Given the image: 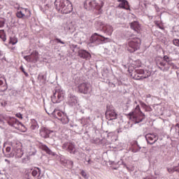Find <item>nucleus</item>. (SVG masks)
<instances>
[{"label":"nucleus","mask_w":179,"mask_h":179,"mask_svg":"<svg viewBox=\"0 0 179 179\" xmlns=\"http://www.w3.org/2000/svg\"><path fill=\"white\" fill-rule=\"evenodd\" d=\"M102 30L105 34H107V36H111L113 31H114V28L110 24H106L102 27Z\"/></svg>","instance_id":"obj_21"},{"label":"nucleus","mask_w":179,"mask_h":179,"mask_svg":"<svg viewBox=\"0 0 179 179\" xmlns=\"http://www.w3.org/2000/svg\"><path fill=\"white\" fill-rule=\"evenodd\" d=\"M61 163L64 167H67V169H72L73 167V162L71 159H61Z\"/></svg>","instance_id":"obj_23"},{"label":"nucleus","mask_w":179,"mask_h":179,"mask_svg":"<svg viewBox=\"0 0 179 179\" xmlns=\"http://www.w3.org/2000/svg\"><path fill=\"white\" fill-rule=\"evenodd\" d=\"M0 38L3 41H6V34H5V30L3 29L0 30Z\"/></svg>","instance_id":"obj_31"},{"label":"nucleus","mask_w":179,"mask_h":179,"mask_svg":"<svg viewBox=\"0 0 179 179\" xmlns=\"http://www.w3.org/2000/svg\"><path fill=\"white\" fill-rule=\"evenodd\" d=\"M55 41H57V43H59L60 44H65V42L62 41L60 38H55Z\"/></svg>","instance_id":"obj_42"},{"label":"nucleus","mask_w":179,"mask_h":179,"mask_svg":"<svg viewBox=\"0 0 179 179\" xmlns=\"http://www.w3.org/2000/svg\"><path fill=\"white\" fill-rule=\"evenodd\" d=\"M117 132H118V134H120V132H122V131H121V129H119V130H117Z\"/></svg>","instance_id":"obj_53"},{"label":"nucleus","mask_w":179,"mask_h":179,"mask_svg":"<svg viewBox=\"0 0 179 179\" xmlns=\"http://www.w3.org/2000/svg\"><path fill=\"white\" fill-rule=\"evenodd\" d=\"M45 110L48 115H50V117H53L54 118H57L64 124H68L69 122V117H68V115H66L64 112L58 109H54L53 110L51 109L48 110H47V109Z\"/></svg>","instance_id":"obj_3"},{"label":"nucleus","mask_w":179,"mask_h":179,"mask_svg":"<svg viewBox=\"0 0 179 179\" xmlns=\"http://www.w3.org/2000/svg\"><path fill=\"white\" fill-rule=\"evenodd\" d=\"M15 116L17 117V118H20V120L23 119V115L21 113H16Z\"/></svg>","instance_id":"obj_43"},{"label":"nucleus","mask_w":179,"mask_h":179,"mask_svg":"<svg viewBox=\"0 0 179 179\" xmlns=\"http://www.w3.org/2000/svg\"><path fill=\"white\" fill-rule=\"evenodd\" d=\"M89 122H90V117H82L81 124H82V125H83V127H85V125H87V124H89Z\"/></svg>","instance_id":"obj_30"},{"label":"nucleus","mask_w":179,"mask_h":179,"mask_svg":"<svg viewBox=\"0 0 179 179\" xmlns=\"http://www.w3.org/2000/svg\"><path fill=\"white\" fill-rule=\"evenodd\" d=\"M81 113H82V114H83V113H85V112H83V110H81Z\"/></svg>","instance_id":"obj_55"},{"label":"nucleus","mask_w":179,"mask_h":179,"mask_svg":"<svg viewBox=\"0 0 179 179\" xmlns=\"http://www.w3.org/2000/svg\"><path fill=\"white\" fill-rule=\"evenodd\" d=\"M31 15L30 10L29 8H22L20 11L16 13L17 17L22 19V17H28Z\"/></svg>","instance_id":"obj_18"},{"label":"nucleus","mask_w":179,"mask_h":179,"mask_svg":"<svg viewBox=\"0 0 179 179\" xmlns=\"http://www.w3.org/2000/svg\"><path fill=\"white\" fill-rule=\"evenodd\" d=\"M141 148L138 145V143L136 142V144L131 148V150L133 153H138L139 150H141Z\"/></svg>","instance_id":"obj_28"},{"label":"nucleus","mask_w":179,"mask_h":179,"mask_svg":"<svg viewBox=\"0 0 179 179\" xmlns=\"http://www.w3.org/2000/svg\"><path fill=\"white\" fill-rule=\"evenodd\" d=\"M80 174H81L82 177H83L84 178H85V179L87 178V174L86 173V172L84 170L81 171Z\"/></svg>","instance_id":"obj_39"},{"label":"nucleus","mask_w":179,"mask_h":179,"mask_svg":"<svg viewBox=\"0 0 179 179\" xmlns=\"http://www.w3.org/2000/svg\"><path fill=\"white\" fill-rule=\"evenodd\" d=\"M118 114L115 112V108L113 106H107L106 112V118L108 121H113V120H117Z\"/></svg>","instance_id":"obj_12"},{"label":"nucleus","mask_w":179,"mask_h":179,"mask_svg":"<svg viewBox=\"0 0 179 179\" xmlns=\"http://www.w3.org/2000/svg\"><path fill=\"white\" fill-rule=\"evenodd\" d=\"M54 134V131L47 129L46 127H42L40 129L39 135L41 138L47 139L48 138H51V135Z\"/></svg>","instance_id":"obj_16"},{"label":"nucleus","mask_w":179,"mask_h":179,"mask_svg":"<svg viewBox=\"0 0 179 179\" xmlns=\"http://www.w3.org/2000/svg\"><path fill=\"white\" fill-rule=\"evenodd\" d=\"M149 76H150V72H147L146 74H145V73H144V75L143 76V78H145V79H146L147 78H149Z\"/></svg>","instance_id":"obj_45"},{"label":"nucleus","mask_w":179,"mask_h":179,"mask_svg":"<svg viewBox=\"0 0 179 179\" xmlns=\"http://www.w3.org/2000/svg\"><path fill=\"white\" fill-rule=\"evenodd\" d=\"M68 103L71 107H75V106L78 104V98L76 96L70 94L69 96Z\"/></svg>","instance_id":"obj_20"},{"label":"nucleus","mask_w":179,"mask_h":179,"mask_svg":"<svg viewBox=\"0 0 179 179\" xmlns=\"http://www.w3.org/2000/svg\"><path fill=\"white\" fill-rule=\"evenodd\" d=\"M134 79L136 80H141V79H146V77H143V76L136 73L134 74Z\"/></svg>","instance_id":"obj_33"},{"label":"nucleus","mask_w":179,"mask_h":179,"mask_svg":"<svg viewBox=\"0 0 179 179\" xmlns=\"http://www.w3.org/2000/svg\"><path fill=\"white\" fill-rule=\"evenodd\" d=\"M0 87H3L2 89H0V92H6L8 90V84L6 83V80H5V82L3 83V80H0Z\"/></svg>","instance_id":"obj_26"},{"label":"nucleus","mask_w":179,"mask_h":179,"mask_svg":"<svg viewBox=\"0 0 179 179\" xmlns=\"http://www.w3.org/2000/svg\"><path fill=\"white\" fill-rule=\"evenodd\" d=\"M136 73H138V75H142V76H143L144 73H145V70H143V69H138V70H136Z\"/></svg>","instance_id":"obj_37"},{"label":"nucleus","mask_w":179,"mask_h":179,"mask_svg":"<svg viewBox=\"0 0 179 179\" xmlns=\"http://www.w3.org/2000/svg\"><path fill=\"white\" fill-rule=\"evenodd\" d=\"M0 143H1V141H0Z\"/></svg>","instance_id":"obj_59"},{"label":"nucleus","mask_w":179,"mask_h":179,"mask_svg":"<svg viewBox=\"0 0 179 179\" xmlns=\"http://www.w3.org/2000/svg\"><path fill=\"white\" fill-rule=\"evenodd\" d=\"M38 80L42 83H45V81L47 80V76L43 75L42 73H40L38 76Z\"/></svg>","instance_id":"obj_27"},{"label":"nucleus","mask_w":179,"mask_h":179,"mask_svg":"<svg viewBox=\"0 0 179 179\" xmlns=\"http://www.w3.org/2000/svg\"><path fill=\"white\" fill-rule=\"evenodd\" d=\"M108 40V38H106L103 36L99 35L97 33H94L90 38L91 43L94 44H101L102 43H106Z\"/></svg>","instance_id":"obj_13"},{"label":"nucleus","mask_w":179,"mask_h":179,"mask_svg":"<svg viewBox=\"0 0 179 179\" xmlns=\"http://www.w3.org/2000/svg\"><path fill=\"white\" fill-rule=\"evenodd\" d=\"M113 87H115V85L113 84Z\"/></svg>","instance_id":"obj_57"},{"label":"nucleus","mask_w":179,"mask_h":179,"mask_svg":"<svg viewBox=\"0 0 179 179\" xmlns=\"http://www.w3.org/2000/svg\"><path fill=\"white\" fill-rule=\"evenodd\" d=\"M130 27L132 29V30L136 31V33H139V31H141V24H139V22L136 21L131 22Z\"/></svg>","instance_id":"obj_24"},{"label":"nucleus","mask_w":179,"mask_h":179,"mask_svg":"<svg viewBox=\"0 0 179 179\" xmlns=\"http://www.w3.org/2000/svg\"><path fill=\"white\" fill-rule=\"evenodd\" d=\"M96 141H99V142H100V139L96 138V139H95V141H94V143H99V142H96Z\"/></svg>","instance_id":"obj_51"},{"label":"nucleus","mask_w":179,"mask_h":179,"mask_svg":"<svg viewBox=\"0 0 179 179\" xmlns=\"http://www.w3.org/2000/svg\"><path fill=\"white\" fill-rule=\"evenodd\" d=\"M10 150H12V148L9 146L6 147V153H10Z\"/></svg>","instance_id":"obj_46"},{"label":"nucleus","mask_w":179,"mask_h":179,"mask_svg":"<svg viewBox=\"0 0 179 179\" xmlns=\"http://www.w3.org/2000/svg\"><path fill=\"white\" fill-rule=\"evenodd\" d=\"M130 37H131V38L128 43L129 47L127 48V50L129 52H135V51H138L141 47V38L133 35H131Z\"/></svg>","instance_id":"obj_6"},{"label":"nucleus","mask_w":179,"mask_h":179,"mask_svg":"<svg viewBox=\"0 0 179 179\" xmlns=\"http://www.w3.org/2000/svg\"><path fill=\"white\" fill-rule=\"evenodd\" d=\"M6 121L10 127H12L15 129H20V127H23V128H24V125L19 122L16 117L7 116V117H6Z\"/></svg>","instance_id":"obj_10"},{"label":"nucleus","mask_w":179,"mask_h":179,"mask_svg":"<svg viewBox=\"0 0 179 179\" xmlns=\"http://www.w3.org/2000/svg\"><path fill=\"white\" fill-rule=\"evenodd\" d=\"M143 106H146V104H145V103H143Z\"/></svg>","instance_id":"obj_56"},{"label":"nucleus","mask_w":179,"mask_h":179,"mask_svg":"<svg viewBox=\"0 0 179 179\" xmlns=\"http://www.w3.org/2000/svg\"><path fill=\"white\" fill-rule=\"evenodd\" d=\"M133 124L131 122H127L126 124L124 125V129H129V128H132Z\"/></svg>","instance_id":"obj_35"},{"label":"nucleus","mask_w":179,"mask_h":179,"mask_svg":"<svg viewBox=\"0 0 179 179\" xmlns=\"http://www.w3.org/2000/svg\"><path fill=\"white\" fill-rule=\"evenodd\" d=\"M24 59L27 61V62H33L34 64H36L38 60V52L35 51L30 55L24 56Z\"/></svg>","instance_id":"obj_17"},{"label":"nucleus","mask_w":179,"mask_h":179,"mask_svg":"<svg viewBox=\"0 0 179 179\" xmlns=\"http://www.w3.org/2000/svg\"><path fill=\"white\" fill-rule=\"evenodd\" d=\"M78 90L79 93L83 94H90L92 92V85L87 82L80 83L78 85Z\"/></svg>","instance_id":"obj_11"},{"label":"nucleus","mask_w":179,"mask_h":179,"mask_svg":"<svg viewBox=\"0 0 179 179\" xmlns=\"http://www.w3.org/2000/svg\"><path fill=\"white\" fill-rule=\"evenodd\" d=\"M173 44L176 47H179V39H177V38L173 39Z\"/></svg>","instance_id":"obj_38"},{"label":"nucleus","mask_w":179,"mask_h":179,"mask_svg":"<svg viewBox=\"0 0 179 179\" xmlns=\"http://www.w3.org/2000/svg\"><path fill=\"white\" fill-rule=\"evenodd\" d=\"M117 2H120L119 4V8L122 9H125L126 10H131L129 8V3L127 0H117Z\"/></svg>","instance_id":"obj_22"},{"label":"nucleus","mask_w":179,"mask_h":179,"mask_svg":"<svg viewBox=\"0 0 179 179\" xmlns=\"http://www.w3.org/2000/svg\"><path fill=\"white\" fill-rule=\"evenodd\" d=\"M6 117H8V115L0 113V122H3V120L6 121Z\"/></svg>","instance_id":"obj_36"},{"label":"nucleus","mask_w":179,"mask_h":179,"mask_svg":"<svg viewBox=\"0 0 179 179\" xmlns=\"http://www.w3.org/2000/svg\"><path fill=\"white\" fill-rule=\"evenodd\" d=\"M0 176H3V172L0 171Z\"/></svg>","instance_id":"obj_52"},{"label":"nucleus","mask_w":179,"mask_h":179,"mask_svg":"<svg viewBox=\"0 0 179 179\" xmlns=\"http://www.w3.org/2000/svg\"><path fill=\"white\" fill-rule=\"evenodd\" d=\"M159 29H163V28H162V27H159Z\"/></svg>","instance_id":"obj_58"},{"label":"nucleus","mask_w":179,"mask_h":179,"mask_svg":"<svg viewBox=\"0 0 179 179\" xmlns=\"http://www.w3.org/2000/svg\"><path fill=\"white\" fill-rule=\"evenodd\" d=\"M55 6L57 12L62 15H68L73 10L72 3L69 0H55Z\"/></svg>","instance_id":"obj_1"},{"label":"nucleus","mask_w":179,"mask_h":179,"mask_svg":"<svg viewBox=\"0 0 179 179\" xmlns=\"http://www.w3.org/2000/svg\"><path fill=\"white\" fill-rule=\"evenodd\" d=\"M40 148L41 149H42V150H44V152H45L48 155H50L51 156H55L56 155L55 152H52L46 145L42 144L40 145Z\"/></svg>","instance_id":"obj_25"},{"label":"nucleus","mask_w":179,"mask_h":179,"mask_svg":"<svg viewBox=\"0 0 179 179\" xmlns=\"http://www.w3.org/2000/svg\"><path fill=\"white\" fill-rule=\"evenodd\" d=\"M87 164H93V161H92V160H90V159H88V160L87 161Z\"/></svg>","instance_id":"obj_48"},{"label":"nucleus","mask_w":179,"mask_h":179,"mask_svg":"<svg viewBox=\"0 0 179 179\" xmlns=\"http://www.w3.org/2000/svg\"><path fill=\"white\" fill-rule=\"evenodd\" d=\"M31 176L34 178L41 179V169L38 167H35V168L28 169L26 173L27 178L31 179Z\"/></svg>","instance_id":"obj_9"},{"label":"nucleus","mask_w":179,"mask_h":179,"mask_svg":"<svg viewBox=\"0 0 179 179\" xmlns=\"http://www.w3.org/2000/svg\"><path fill=\"white\" fill-rule=\"evenodd\" d=\"M20 70L22 71V72H23L27 78L29 76V73H27V72L24 71V68H23V66H20Z\"/></svg>","instance_id":"obj_40"},{"label":"nucleus","mask_w":179,"mask_h":179,"mask_svg":"<svg viewBox=\"0 0 179 179\" xmlns=\"http://www.w3.org/2000/svg\"><path fill=\"white\" fill-rule=\"evenodd\" d=\"M11 146L13 150L7 155V157H17L20 159L24 155L23 150H22V143L20 141H13L11 143Z\"/></svg>","instance_id":"obj_4"},{"label":"nucleus","mask_w":179,"mask_h":179,"mask_svg":"<svg viewBox=\"0 0 179 179\" xmlns=\"http://www.w3.org/2000/svg\"><path fill=\"white\" fill-rule=\"evenodd\" d=\"M78 57L83 58V59H90L92 58V55L86 50H78Z\"/></svg>","instance_id":"obj_19"},{"label":"nucleus","mask_w":179,"mask_h":179,"mask_svg":"<svg viewBox=\"0 0 179 179\" xmlns=\"http://www.w3.org/2000/svg\"><path fill=\"white\" fill-rule=\"evenodd\" d=\"M167 171L168 173H173L175 171H177L178 173H179V164L177 166H173L172 168H167Z\"/></svg>","instance_id":"obj_29"},{"label":"nucleus","mask_w":179,"mask_h":179,"mask_svg":"<svg viewBox=\"0 0 179 179\" xmlns=\"http://www.w3.org/2000/svg\"><path fill=\"white\" fill-rule=\"evenodd\" d=\"M1 149H2V146L1 145H0V150H1Z\"/></svg>","instance_id":"obj_54"},{"label":"nucleus","mask_w":179,"mask_h":179,"mask_svg":"<svg viewBox=\"0 0 179 179\" xmlns=\"http://www.w3.org/2000/svg\"><path fill=\"white\" fill-rule=\"evenodd\" d=\"M17 43V38L16 37H10L9 44H12L15 45V44Z\"/></svg>","instance_id":"obj_34"},{"label":"nucleus","mask_w":179,"mask_h":179,"mask_svg":"<svg viewBox=\"0 0 179 179\" xmlns=\"http://www.w3.org/2000/svg\"><path fill=\"white\" fill-rule=\"evenodd\" d=\"M31 129H38V124L34 120L31 122Z\"/></svg>","instance_id":"obj_32"},{"label":"nucleus","mask_w":179,"mask_h":179,"mask_svg":"<svg viewBox=\"0 0 179 179\" xmlns=\"http://www.w3.org/2000/svg\"><path fill=\"white\" fill-rule=\"evenodd\" d=\"M143 179H155V177H153L152 176H149L144 178Z\"/></svg>","instance_id":"obj_47"},{"label":"nucleus","mask_w":179,"mask_h":179,"mask_svg":"<svg viewBox=\"0 0 179 179\" xmlns=\"http://www.w3.org/2000/svg\"><path fill=\"white\" fill-rule=\"evenodd\" d=\"M157 150V148L155 146H152L150 150V153H153V152Z\"/></svg>","instance_id":"obj_44"},{"label":"nucleus","mask_w":179,"mask_h":179,"mask_svg":"<svg viewBox=\"0 0 179 179\" xmlns=\"http://www.w3.org/2000/svg\"><path fill=\"white\" fill-rule=\"evenodd\" d=\"M84 8L87 10H98V13H101V8H103V3L99 4L96 0H85L84 3Z\"/></svg>","instance_id":"obj_5"},{"label":"nucleus","mask_w":179,"mask_h":179,"mask_svg":"<svg viewBox=\"0 0 179 179\" xmlns=\"http://www.w3.org/2000/svg\"><path fill=\"white\" fill-rule=\"evenodd\" d=\"M3 55V52H2L1 50H0V57H2Z\"/></svg>","instance_id":"obj_50"},{"label":"nucleus","mask_w":179,"mask_h":179,"mask_svg":"<svg viewBox=\"0 0 179 179\" xmlns=\"http://www.w3.org/2000/svg\"><path fill=\"white\" fill-rule=\"evenodd\" d=\"M62 149L66 152H69L71 155H75L76 153V148L75 144L71 142H65L62 145Z\"/></svg>","instance_id":"obj_14"},{"label":"nucleus","mask_w":179,"mask_h":179,"mask_svg":"<svg viewBox=\"0 0 179 179\" xmlns=\"http://www.w3.org/2000/svg\"><path fill=\"white\" fill-rule=\"evenodd\" d=\"M64 96H65V92L64 90L56 89L51 97L52 102L54 104L61 103L64 100Z\"/></svg>","instance_id":"obj_7"},{"label":"nucleus","mask_w":179,"mask_h":179,"mask_svg":"<svg viewBox=\"0 0 179 179\" xmlns=\"http://www.w3.org/2000/svg\"><path fill=\"white\" fill-rule=\"evenodd\" d=\"M146 97H147V99H150V98L152 97V95H150V94H147V95H146Z\"/></svg>","instance_id":"obj_49"},{"label":"nucleus","mask_w":179,"mask_h":179,"mask_svg":"<svg viewBox=\"0 0 179 179\" xmlns=\"http://www.w3.org/2000/svg\"><path fill=\"white\" fill-rule=\"evenodd\" d=\"M145 120V114L141 111V107L137 105L133 115V122L134 124H139Z\"/></svg>","instance_id":"obj_8"},{"label":"nucleus","mask_w":179,"mask_h":179,"mask_svg":"<svg viewBox=\"0 0 179 179\" xmlns=\"http://www.w3.org/2000/svg\"><path fill=\"white\" fill-rule=\"evenodd\" d=\"M145 138L149 145H154L159 141V136L156 134H148Z\"/></svg>","instance_id":"obj_15"},{"label":"nucleus","mask_w":179,"mask_h":179,"mask_svg":"<svg viewBox=\"0 0 179 179\" xmlns=\"http://www.w3.org/2000/svg\"><path fill=\"white\" fill-rule=\"evenodd\" d=\"M5 20H0V29H2L5 26Z\"/></svg>","instance_id":"obj_41"},{"label":"nucleus","mask_w":179,"mask_h":179,"mask_svg":"<svg viewBox=\"0 0 179 179\" xmlns=\"http://www.w3.org/2000/svg\"><path fill=\"white\" fill-rule=\"evenodd\" d=\"M156 65L162 72H167L171 68L177 69V66L173 63L171 58L167 55H164L162 59H157Z\"/></svg>","instance_id":"obj_2"}]
</instances>
